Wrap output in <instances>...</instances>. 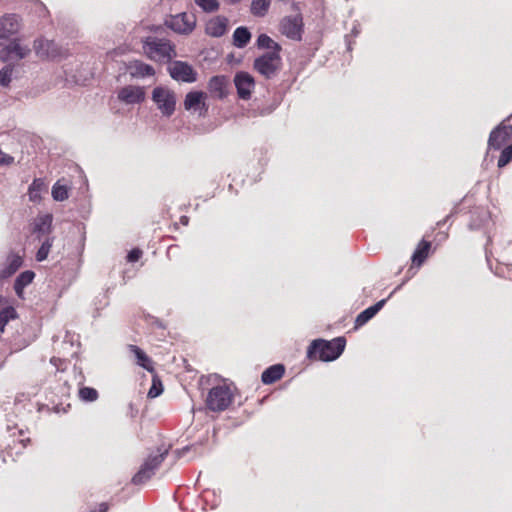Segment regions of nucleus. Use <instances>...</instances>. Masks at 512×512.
I'll use <instances>...</instances> for the list:
<instances>
[{
	"instance_id": "23",
	"label": "nucleus",
	"mask_w": 512,
	"mask_h": 512,
	"mask_svg": "<svg viewBox=\"0 0 512 512\" xmlns=\"http://www.w3.org/2000/svg\"><path fill=\"white\" fill-rule=\"evenodd\" d=\"M285 372L282 364H275L263 371L261 380L264 384H272L279 380Z\"/></svg>"
},
{
	"instance_id": "9",
	"label": "nucleus",
	"mask_w": 512,
	"mask_h": 512,
	"mask_svg": "<svg viewBox=\"0 0 512 512\" xmlns=\"http://www.w3.org/2000/svg\"><path fill=\"white\" fill-rule=\"evenodd\" d=\"M165 24L177 33L188 34L194 29L196 20L193 14L183 12L170 16L169 19L165 21Z\"/></svg>"
},
{
	"instance_id": "21",
	"label": "nucleus",
	"mask_w": 512,
	"mask_h": 512,
	"mask_svg": "<svg viewBox=\"0 0 512 512\" xmlns=\"http://www.w3.org/2000/svg\"><path fill=\"white\" fill-rule=\"evenodd\" d=\"M386 299L378 301L376 304L368 307L362 311L355 320L356 327L365 325L370 319H372L385 305Z\"/></svg>"
},
{
	"instance_id": "35",
	"label": "nucleus",
	"mask_w": 512,
	"mask_h": 512,
	"mask_svg": "<svg viewBox=\"0 0 512 512\" xmlns=\"http://www.w3.org/2000/svg\"><path fill=\"white\" fill-rule=\"evenodd\" d=\"M13 67L6 65L0 70V85L7 87L12 79Z\"/></svg>"
},
{
	"instance_id": "44",
	"label": "nucleus",
	"mask_w": 512,
	"mask_h": 512,
	"mask_svg": "<svg viewBox=\"0 0 512 512\" xmlns=\"http://www.w3.org/2000/svg\"><path fill=\"white\" fill-rule=\"evenodd\" d=\"M359 33H360L359 27H358V25H355L352 29V34H353V36L356 37Z\"/></svg>"
},
{
	"instance_id": "22",
	"label": "nucleus",
	"mask_w": 512,
	"mask_h": 512,
	"mask_svg": "<svg viewBox=\"0 0 512 512\" xmlns=\"http://www.w3.org/2000/svg\"><path fill=\"white\" fill-rule=\"evenodd\" d=\"M34 277L35 273L30 270L24 271L17 276L14 282V290L18 297L23 298L25 287L32 283Z\"/></svg>"
},
{
	"instance_id": "20",
	"label": "nucleus",
	"mask_w": 512,
	"mask_h": 512,
	"mask_svg": "<svg viewBox=\"0 0 512 512\" xmlns=\"http://www.w3.org/2000/svg\"><path fill=\"white\" fill-rule=\"evenodd\" d=\"M205 30L212 37H221L226 33L227 19L217 16L207 22Z\"/></svg>"
},
{
	"instance_id": "15",
	"label": "nucleus",
	"mask_w": 512,
	"mask_h": 512,
	"mask_svg": "<svg viewBox=\"0 0 512 512\" xmlns=\"http://www.w3.org/2000/svg\"><path fill=\"white\" fill-rule=\"evenodd\" d=\"M30 53V48L22 46L18 41H13L0 50V60L3 62L9 60H21Z\"/></svg>"
},
{
	"instance_id": "11",
	"label": "nucleus",
	"mask_w": 512,
	"mask_h": 512,
	"mask_svg": "<svg viewBox=\"0 0 512 512\" xmlns=\"http://www.w3.org/2000/svg\"><path fill=\"white\" fill-rule=\"evenodd\" d=\"M234 84L237 95L242 100H249L255 88V80L248 72L240 71L234 76Z\"/></svg>"
},
{
	"instance_id": "16",
	"label": "nucleus",
	"mask_w": 512,
	"mask_h": 512,
	"mask_svg": "<svg viewBox=\"0 0 512 512\" xmlns=\"http://www.w3.org/2000/svg\"><path fill=\"white\" fill-rule=\"evenodd\" d=\"M206 95L202 91H191L186 94L184 99V108L187 111H201L204 109L207 111V107L205 104Z\"/></svg>"
},
{
	"instance_id": "4",
	"label": "nucleus",
	"mask_w": 512,
	"mask_h": 512,
	"mask_svg": "<svg viewBox=\"0 0 512 512\" xmlns=\"http://www.w3.org/2000/svg\"><path fill=\"white\" fill-rule=\"evenodd\" d=\"M233 401V393L229 386L217 385L213 387L206 399V405L209 410L214 412H221L226 410Z\"/></svg>"
},
{
	"instance_id": "1",
	"label": "nucleus",
	"mask_w": 512,
	"mask_h": 512,
	"mask_svg": "<svg viewBox=\"0 0 512 512\" xmlns=\"http://www.w3.org/2000/svg\"><path fill=\"white\" fill-rule=\"evenodd\" d=\"M346 340L344 337H337L331 341L316 339L311 342L307 349V357L313 359L319 354V360L328 362L336 360L344 351Z\"/></svg>"
},
{
	"instance_id": "32",
	"label": "nucleus",
	"mask_w": 512,
	"mask_h": 512,
	"mask_svg": "<svg viewBox=\"0 0 512 512\" xmlns=\"http://www.w3.org/2000/svg\"><path fill=\"white\" fill-rule=\"evenodd\" d=\"M51 195L55 201L62 202L69 197L68 187L61 184V181L58 180L52 187Z\"/></svg>"
},
{
	"instance_id": "26",
	"label": "nucleus",
	"mask_w": 512,
	"mask_h": 512,
	"mask_svg": "<svg viewBox=\"0 0 512 512\" xmlns=\"http://www.w3.org/2000/svg\"><path fill=\"white\" fill-rule=\"evenodd\" d=\"M47 189L46 183L42 178H36L30 184L28 189L29 200L38 203L41 200V194Z\"/></svg>"
},
{
	"instance_id": "29",
	"label": "nucleus",
	"mask_w": 512,
	"mask_h": 512,
	"mask_svg": "<svg viewBox=\"0 0 512 512\" xmlns=\"http://www.w3.org/2000/svg\"><path fill=\"white\" fill-rule=\"evenodd\" d=\"M257 47L267 49L268 52H278L282 50L281 46L266 34H260L257 38Z\"/></svg>"
},
{
	"instance_id": "8",
	"label": "nucleus",
	"mask_w": 512,
	"mask_h": 512,
	"mask_svg": "<svg viewBox=\"0 0 512 512\" xmlns=\"http://www.w3.org/2000/svg\"><path fill=\"white\" fill-rule=\"evenodd\" d=\"M280 31L291 40L300 41L303 32V19L300 14L285 16L280 22Z\"/></svg>"
},
{
	"instance_id": "33",
	"label": "nucleus",
	"mask_w": 512,
	"mask_h": 512,
	"mask_svg": "<svg viewBox=\"0 0 512 512\" xmlns=\"http://www.w3.org/2000/svg\"><path fill=\"white\" fill-rule=\"evenodd\" d=\"M17 318V312L12 306L3 308L0 311V332H4L5 326L10 320Z\"/></svg>"
},
{
	"instance_id": "48",
	"label": "nucleus",
	"mask_w": 512,
	"mask_h": 512,
	"mask_svg": "<svg viewBox=\"0 0 512 512\" xmlns=\"http://www.w3.org/2000/svg\"><path fill=\"white\" fill-rule=\"evenodd\" d=\"M228 1H229L230 3H233V4H235V3H238V2H240L241 0H228Z\"/></svg>"
},
{
	"instance_id": "49",
	"label": "nucleus",
	"mask_w": 512,
	"mask_h": 512,
	"mask_svg": "<svg viewBox=\"0 0 512 512\" xmlns=\"http://www.w3.org/2000/svg\"><path fill=\"white\" fill-rule=\"evenodd\" d=\"M189 450V447H185L183 450H182V453H184L185 451H188Z\"/></svg>"
},
{
	"instance_id": "39",
	"label": "nucleus",
	"mask_w": 512,
	"mask_h": 512,
	"mask_svg": "<svg viewBox=\"0 0 512 512\" xmlns=\"http://www.w3.org/2000/svg\"><path fill=\"white\" fill-rule=\"evenodd\" d=\"M478 215H479V221L472 219V221L469 225L470 229L480 228L484 224V222L489 218V213L483 209L478 212Z\"/></svg>"
},
{
	"instance_id": "28",
	"label": "nucleus",
	"mask_w": 512,
	"mask_h": 512,
	"mask_svg": "<svg viewBox=\"0 0 512 512\" xmlns=\"http://www.w3.org/2000/svg\"><path fill=\"white\" fill-rule=\"evenodd\" d=\"M251 39V33L246 27H238L233 33V44L237 48H244Z\"/></svg>"
},
{
	"instance_id": "14",
	"label": "nucleus",
	"mask_w": 512,
	"mask_h": 512,
	"mask_svg": "<svg viewBox=\"0 0 512 512\" xmlns=\"http://www.w3.org/2000/svg\"><path fill=\"white\" fill-rule=\"evenodd\" d=\"M20 29V17L17 14H5L0 18V39H9Z\"/></svg>"
},
{
	"instance_id": "19",
	"label": "nucleus",
	"mask_w": 512,
	"mask_h": 512,
	"mask_svg": "<svg viewBox=\"0 0 512 512\" xmlns=\"http://www.w3.org/2000/svg\"><path fill=\"white\" fill-rule=\"evenodd\" d=\"M128 71L133 78H144L155 74V70L151 65L140 60L129 62Z\"/></svg>"
},
{
	"instance_id": "7",
	"label": "nucleus",
	"mask_w": 512,
	"mask_h": 512,
	"mask_svg": "<svg viewBox=\"0 0 512 512\" xmlns=\"http://www.w3.org/2000/svg\"><path fill=\"white\" fill-rule=\"evenodd\" d=\"M34 50L42 59H62L65 58L68 53L67 49L59 46L55 41L48 39H37L34 41Z\"/></svg>"
},
{
	"instance_id": "31",
	"label": "nucleus",
	"mask_w": 512,
	"mask_h": 512,
	"mask_svg": "<svg viewBox=\"0 0 512 512\" xmlns=\"http://www.w3.org/2000/svg\"><path fill=\"white\" fill-rule=\"evenodd\" d=\"M54 240H55L54 236L45 237V239L42 241V244L36 253L37 261L42 262L47 259Z\"/></svg>"
},
{
	"instance_id": "34",
	"label": "nucleus",
	"mask_w": 512,
	"mask_h": 512,
	"mask_svg": "<svg viewBox=\"0 0 512 512\" xmlns=\"http://www.w3.org/2000/svg\"><path fill=\"white\" fill-rule=\"evenodd\" d=\"M78 396L83 402H94L98 399L99 395L96 389L92 387H81L78 391Z\"/></svg>"
},
{
	"instance_id": "13",
	"label": "nucleus",
	"mask_w": 512,
	"mask_h": 512,
	"mask_svg": "<svg viewBox=\"0 0 512 512\" xmlns=\"http://www.w3.org/2000/svg\"><path fill=\"white\" fill-rule=\"evenodd\" d=\"M170 76L177 81L192 83L196 81V73L189 64L176 61L169 68Z\"/></svg>"
},
{
	"instance_id": "42",
	"label": "nucleus",
	"mask_w": 512,
	"mask_h": 512,
	"mask_svg": "<svg viewBox=\"0 0 512 512\" xmlns=\"http://www.w3.org/2000/svg\"><path fill=\"white\" fill-rule=\"evenodd\" d=\"M14 162V157L4 153L0 149V165H11Z\"/></svg>"
},
{
	"instance_id": "30",
	"label": "nucleus",
	"mask_w": 512,
	"mask_h": 512,
	"mask_svg": "<svg viewBox=\"0 0 512 512\" xmlns=\"http://www.w3.org/2000/svg\"><path fill=\"white\" fill-rule=\"evenodd\" d=\"M272 0H252L251 13L257 17H263L267 14Z\"/></svg>"
},
{
	"instance_id": "6",
	"label": "nucleus",
	"mask_w": 512,
	"mask_h": 512,
	"mask_svg": "<svg viewBox=\"0 0 512 512\" xmlns=\"http://www.w3.org/2000/svg\"><path fill=\"white\" fill-rule=\"evenodd\" d=\"M168 454V449H164L155 455H149L145 462L140 467L139 471L133 476L132 482L136 485L142 484L149 480L155 473V470L163 462Z\"/></svg>"
},
{
	"instance_id": "3",
	"label": "nucleus",
	"mask_w": 512,
	"mask_h": 512,
	"mask_svg": "<svg viewBox=\"0 0 512 512\" xmlns=\"http://www.w3.org/2000/svg\"><path fill=\"white\" fill-rule=\"evenodd\" d=\"M152 101L163 117H171L176 110L177 97L173 90L166 86H157L151 95Z\"/></svg>"
},
{
	"instance_id": "45",
	"label": "nucleus",
	"mask_w": 512,
	"mask_h": 512,
	"mask_svg": "<svg viewBox=\"0 0 512 512\" xmlns=\"http://www.w3.org/2000/svg\"><path fill=\"white\" fill-rule=\"evenodd\" d=\"M181 222H182V224L187 225L188 224V217L182 216L181 217Z\"/></svg>"
},
{
	"instance_id": "40",
	"label": "nucleus",
	"mask_w": 512,
	"mask_h": 512,
	"mask_svg": "<svg viewBox=\"0 0 512 512\" xmlns=\"http://www.w3.org/2000/svg\"><path fill=\"white\" fill-rule=\"evenodd\" d=\"M31 1L34 5L35 12L38 14L39 17H46L48 15V9L41 1H39V0H31Z\"/></svg>"
},
{
	"instance_id": "38",
	"label": "nucleus",
	"mask_w": 512,
	"mask_h": 512,
	"mask_svg": "<svg viewBox=\"0 0 512 512\" xmlns=\"http://www.w3.org/2000/svg\"><path fill=\"white\" fill-rule=\"evenodd\" d=\"M163 392V386L159 379L153 377L152 386L148 391V397L155 398L158 397Z\"/></svg>"
},
{
	"instance_id": "24",
	"label": "nucleus",
	"mask_w": 512,
	"mask_h": 512,
	"mask_svg": "<svg viewBox=\"0 0 512 512\" xmlns=\"http://www.w3.org/2000/svg\"><path fill=\"white\" fill-rule=\"evenodd\" d=\"M431 247V243L425 240H422L417 248L415 249L413 255H412V263L416 265L417 267H420L426 258L428 257L429 250Z\"/></svg>"
},
{
	"instance_id": "2",
	"label": "nucleus",
	"mask_w": 512,
	"mask_h": 512,
	"mask_svg": "<svg viewBox=\"0 0 512 512\" xmlns=\"http://www.w3.org/2000/svg\"><path fill=\"white\" fill-rule=\"evenodd\" d=\"M143 50L146 56L154 61L168 62L176 56L175 48L169 40L154 36L145 39Z\"/></svg>"
},
{
	"instance_id": "12",
	"label": "nucleus",
	"mask_w": 512,
	"mask_h": 512,
	"mask_svg": "<svg viewBox=\"0 0 512 512\" xmlns=\"http://www.w3.org/2000/svg\"><path fill=\"white\" fill-rule=\"evenodd\" d=\"M117 97L127 105H134L142 103L145 100L146 93L144 87L127 85L119 89Z\"/></svg>"
},
{
	"instance_id": "18",
	"label": "nucleus",
	"mask_w": 512,
	"mask_h": 512,
	"mask_svg": "<svg viewBox=\"0 0 512 512\" xmlns=\"http://www.w3.org/2000/svg\"><path fill=\"white\" fill-rule=\"evenodd\" d=\"M229 80L224 75L213 76L208 82L209 91L217 98L223 99L227 96Z\"/></svg>"
},
{
	"instance_id": "46",
	"label": "nucleus",
	"mask_w": 512,
	"mask_h": 512,
	"mask_svg": "<svg viewBox=\"0 0 512 512\" xmlns=\"http://www.w3.org/2000/svg\"><path fill=\"white\" fill-rule=\"evenodd\" d=\"M346 42H347V50L351 51L352 46H351V42L348 40V36H346Z\"/></svg>"
},
{
	"instance_id": "25",
	"label": "nucleus",
	"mask_w": 512,
	"mask_h": 512,
	"mask_svg": "<svg viewBox=\"0 0 512 512\" xmlns=\"http://www.w3.org/2000/svg\"><path fill=\"white\" fill-rule=\"evenodd\" d=\"M128 348L130 352L133 353L134 356L136 357L137 364L139 366L143 367L149 372L154 371L152 360L146 355V353L142 349H140L136 345H129Z\"/></svg>"
},
{
	"instance_id": "36",
	"label": "nucleus",
	"mask_w": 512,
	"mask_h": 512,
	"mask_svg": "<svg viewBox=\"0 0 512 512\" xmlns=\"http://www.w3.org/2000/svg\"><path fill=\"white\" fill-rule=\"evenodd\" d=\"M510 161H512V144L505 147L500 154L497 166L499 168L505 167Z\"/></svg>"
},
{
	"instance_id": "47",
	"label": "nucleus",
	"mask_w": 512,
	"mask_h": 512,
	"mask_svg": "<svg viewBox=\"0 0 512 512\" xmlns=\"http://www.w3.org/2000/svg\"><path fill=\"white\" fill-rule=\"evenodd\" d=\"M57 361H60V360H59L58 358H55V357L51 358V363H52V364L57 365V364H56V363H57Z\"/></svg>"
},
{
	"instance_id": "37",
	"label": "nucleus",
	"mask_w": 512,
	"mask_h": 512,
	"mask_svg": "<svg viewBox=\"0 0 512 512\" xmlns=\"http://www.w3.org/2000/svg\"><path fill=\"white\" fill-rule=\"evenodd\" d=\"M196 4L206 12H213L218 9L217 0H195Z\"/></svg>"
},
{
	"instance_id": "10",
	"label": "nucleus",
	"mask_w": 512,
	"mask_h": 512,
	"mask_svg": "<svg viewBox=\"0 0 512 512\" xmlns=\"http://www.w3.org/2000/svg\"><path fill=\"white\" fill-rule=\"evenodd\" d=\"M512 137V125L505 121L495 127L488 139L489 149L499 150Z\"/></svg>"
},
{
	"instance_id": "27",
	"label": "nucleus",
	"mask_w": 512,
	"mask_h": 512,
	"mask_svg": "<svg viewBox=\"0 0 512 512\" xmlns=\"http://www.w3.org/2000/svg\"><path fill=\"white\" fill-rule=\"evenodd\" d=\"M22 257L17 254H10L7 257V265L1 271L3 277H9L14 274L22 265Z\"/></svg>"
},
{
	"instance_id": "43",
	"label": "nucleus",
	"mask_w": 512,
	"mask_h": 512,
	"mask_svg": "<svg viewBox=\"0 0 512 512\" xmlns=\"http://www.w3.org/2000/svg\"><path fill=\"white\" fill-rule=\"evenodd\" d=\"M107 510H108V504L103 502L98 505V510L95 512H106Z\"/></svg>"
},
{
	"instance_id": "17",
	"label": "nucleus",
	"mask_w": 512,
	"mask_h": 512,
	"mask_svg": "<svg viewBox=\"0 0 512 512\" xmlns=\"http://www.w3.org/2000/svg\"><path fill=\"white\" fill-rule=\"evenodd\" d=\"M52 214H44L38 216L34 221L33 232L36 234V238L41 241L43 237L49 236L52 231Z\"/></svg>"
},
{
	"instance_id": "5",
	"label": "nucleus",
	"mask_w": 512,
	"mask_h": 512,
	"mask_svg": "<svg viewBox=\"0 0 512 512\" xmlns=\"http://www.w3.org/2000/svg\"><path fill=\"white\" fill-rule=\"evenodd\" d=\"M282 59L278 52H266L254 60V69L265 78L270 79L280 70Z\"/></svg>"
},
{
	"instance_id": "41",
	"label": "nucleus",
	"mask_w": 512,
	"mask_h": 512,
	"mask_svg": "<svg viewBox=\"0 0 512 512\" xmlns=\"http://www.w3.org/2000/svg\"><path fill=\"white\" fill-rule=\"evenodd\" d=\"M142 254V250L139 248H134L128 253L127 261L131 263L136 262L141 258Z\"/></svg>"
}]
</instances>
